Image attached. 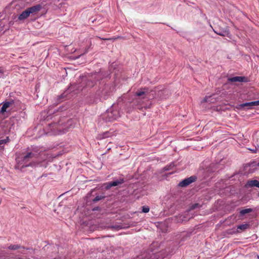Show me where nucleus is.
<instances>
[{
  "label": "nucleus",
  "instance_id": "f257e3e1",
  "mask_svg": "<svg viewBox=\"0 0 259 259\" xmlns=\"http://www.w3.org/2000/svg\"><path fill=\"white\" fill-rule=\"evenodd\" d=\"M48 156L38 150L32 149L26 151L23 157L16 159V168L22 171L23 168L27 167H35L37 166L46 167L48 162H46Z\"/></svg>",
  "mask_w": 259,
  "mask_h": 259
},
{
  "label": "nucleus",
  "instance_id": "f03ea898",
  "mask_svg": "<svg viewBox=\"0 0 259 259\" xmlns=\"http://www.w3.org/2000/svg\"><path fill=\"white\" fill-rule=\"evenodd\" d=\"M96 83V75L92 76H80L77 80V82L71 84L69 88L63 93V95L65 96L70 92H74L75 94L82 91L85 88H91Z\"/></svg>",
  "mask_w": 259,
  "mask_h": 259
},
{
  "label": "nucleus",
  "instance_id": "7ed1b4c3",
  "mask_svg": "<svg viewBox=\"0 0 259 259\" xmlns=\"http://www.w3.org/2000/svg\"><path fill=\"white\" fill-rule=\"evenodd\" d=\"M120 116L117 110L110 109L102 115V118L106 122H111L117 119Z\"/></svg>",
  "mask_w": 259,
  "mask_h": 259
},
{
  "label": "nucleus",
  "instance_id": "20e7f679",
  "mask_svg": "<svg viewBox=\"0 0 259 259\" xmlns=\"http://www.w3.org/2000/svg\"><path fill=\"white\" fill-rule=\"evenodd\" d=\"M86 204L87 206H91L97 202V190L95 189L89 193L86 197Z\"/></svg>",
  "mask_w": 259,
  "mask_h": 259
},
{
  "label": "nucleus",
  "instance_id": "39448f33",
  "mask_svg": "<svg viewBox=\"0 0 259 259\" xmlns=\"http://www.w3.org/2000/svg\"><path fill=\"white\" fill-rule=\"evenodd\" d=\"M148 100V98H146V96H144V97H143L142 98H137V97H136L133 100V103L139 109H142L143 108H148L150 107L147 106L145 104V103H144V100Z\"/></svg>",
  "mask_w": 259,
  "mask_h": 259
},
{
  "label": "nucleus",
  "instance_id": "423d86ee",
  "mask_svg": "<svg viewBox=\"0 0 259 259\" xmlns=\"http://www.w3.org/2000/svg\"><path fill=\"white\" fill-rule=\"evenodd\" d=\"M61 121H59L58 123H52L50 124V128L52 130H55L57 129V131H59V133H64L67 131L66 128H63V127H61V126H65V125H63L62 123H60Z\"/></svg>",
  "mask_w": 259,
  "mask_h": 259
},
{
  "label": "nucleus",
  "instance_id": "0eeeda50",
  "mask_svg": "<svg viewBox=\"0 0 259 259\" xmlns=\"http://www.w3.org/2000/svg\"><path fill=\"white\" fill-rule=\"evenodd\" d=\"M196 180V177L195 176H191L190 177L186 178L180 182L179 184V186L182 187H186L192 183L195 182Z\"/></svg>",
  "mask_w": 259,
  "mask_h": 259
},
{
  "label": "nucleus",
  "instance_id": "6e6552de",
  "mask_svg": "<svg viewBox=\"0 0 259 259\" xmlns=\"http://www.w3.org/2000/svg\"><path fill=\"white\" fill-rule=\"evenodd\" d=\"M124 180L123 179L114 180L110 182L107 183L106 188L107 189H109L111 187L117 186L120 184H122Z\"/></svg>",
  "mask_w": 259,
  "mask_h": 259
},
{
  "label": "nucleus",
  "instance_id": "1a4fd4ad",
  "mask_svg": "<svg viewBox=\"0 0 259 259\" xmlns=\"http://www.w3.org/2000/svg\"><path fill=\"white\" fill-rule=\"evenodd\" d=\"M41 8V6L39 4L27 8V10H28V12H29V15L35 14L37 13L39 11H40Z\"/></svg>",
  "mask_w": 259,
  "mask_h": 259
},
{
  "label": "nucleus",
  "instance_id": "9d476101",
  "mask_svg": "<svg viewBox=\"0 0 259 259\" xmlns=\"http://www.w3.org/2000/svg\"><path fill=\"white\" fill-rule=\"evenodd\" d=\"M231 82H246L247 79L244 76H235L228 79Z\"/></svg>",
  "mask_w": 259,
  "mask_h": 259
},
{
  "label": "nucleus",
  "instance_id": "9b49d317",
  "mask_svg": "<svg viewBox=\"0 0 259 259\" xmlns=\"http://www.w3.org/2000/svg\"><path fill=\"white\" fill-rule=\"evenodd\" d=\"M148 93V88H141L138 91H137L135 95L137 98H141V97L146 95L147 93Z\"/></svg>",
  "mask_w": 259,
  "mask_h": 259
},
{
  "label": "nucleus",
  "instance_id": "f8f14e48",
  "mask_svg": "<svg viewBox=\"0 0 259 259\" xmlns=\"http://www.w3.org/2000/svg\"><path fill=\"white\" fill-rule=\"evenodd\" d=\"M245 187L247 188L253 187L259 188V181L256 180L248 181L245 185Z\"/></svg>",
  "mask_w": 259,
  "mask_h": 259
},
{
  "label": "nucleus",
  "instance_id": "ddd939ff",
  "mask_svg": "<svg viewBox=\"0 0 259 259\" xmlns=\"http://www.w3.org/2000/svg\"><path fill=\"white\" fill-rule=\"evenodd\" d=\"M29 16H30L29 12H28V10L26 9L25 11L22 12L18 16V20L19 21H23L25 19H26V18H27Z\"/></svg>",
  "mask_w": 259,
  "mask_h": 259
},
{
  "label": "nucleus",
  "instance_id": "4468645a",
  "mask_svg": "<svg viewBox=\"0 0 259 259\" xmlns=\"http://www.w3.org/2000/svg\"><path fill=\"white\" fill-rule=\"evenodd\" d=\"M216 100L217 98L215 97V95H212V96H206L201 102H209L213 103L216 102Z\"/></svg>",
  "mask_w": 259,
  "mask_h": 259
},
{
  "label": "nucleus",
  "instance_id": "2eb2a0df",
  "mask_svg": "<svg viewBox=\"0 0 259 259\" xmlns=\"http://www.w3.org/2000/svg\"><path fill=\"white\" fill-rule=\"evenodd\" d=\"M217 34L223 36H229L230 33L228 29L224 30H214Z\"/></svg>",
  "mask_w": 259,
  "mask_h": 259
},
{
  "label": "nucleus",
  "instance_id": "dca6fc26",
  "mask_svg": "<svg viewBox=\"0 0 259 259\" xmlns=\"http://www.w3.org/2000/svg\"><path fill=\"white\" fill-rule=\"evenodd\" d=\"M237 108L238 109H241L242 108L246 109H251L252 108V106L251 104H250V102H247L239 105L238 107H237Z\"/></svg>",
  "mask_w": 259,
  "mask_h": 259
},
{
  "label": "nucleus",
  "instance_id": "f3484780",
  "mask_svg": "<svg viewBox=\"0 0 259 259\" xmlns=\"http://www.w3.org/2000/svg\"><path fill=\"white\" fill-rule=\"evenodd\" d=\"M8 248L11 250H15L21 248L28 249V248H26L25 247L19 244H11L8 247Z\"/></svg>",
  "mask_w": 259,
  "mask_h": 259
},
{
  "label": "nucleus",
  "instance_id": "a211bd4d",
  "mask_svg": "<svg viewBox=\"0 0 259 259\" xmlns=\"http://www.w3.org/2000/svg\"><path fill=\"white\" fill-rule=\"evenodd\" d=\"M11 104L12 103L10 102L5 103L2 107L0 112L3 113L6 112L7 108L9 107Z\"/></svg>",
  "mask_w": 259,
  "mask_h": 259
},
{
  "label": "nucleus",
  "instance_id": "6ab92c4d",
  "mask_svg": "<svg viewBox=\"0 0 259 259\" xmlns=\"http://www.w3.org/2000/svg\"><path fill=\"white\" fill-rule=\"evenodd\" d=\"M249 224L248 223H246L244 224H241L237 226V229L241 230L242 231H244L247 229L249 228Z\"/></svg>",
  "mask_w": 259,
  "mask_h": 259
},
{
  "label": "nucleus",
  "instance_id": "aec40b11",
  "mask_svg": "<svg viewBox=\"0 0 259 259\" xmlns=\"http://www.w3.org/2000/svg\"><path fill=\"white\" fill-rule=\"evenodd\" d=\"M9 141V139L8 137H7L5 139L0 140V151L3 150L4 149V146H2V145L5 144L7 143Z\"/></svg>",
  "mask_w": 259,
  "mask_h": 259
},
{
  "label": "nucleus",
  "instance_id": "412c9836",
  "mask_svg": "<svg viewBox=\"0 0 259 259\" xmlns=\"http://www.w3.org/2000/svg\"><path fill=\"white\" fill-rule=\"evenodd\" d=\"M252 211V209L251 208L244 209H242L241 210H240V214L241 215H244L246 213L250 212Z\"/></svg>",
  "mask_w": 259,
  "mask_h": 259
},
{
  "label": "nucleus",
  "instance_id": "4be33fe9",
  "mask_svg": "<svg viewBox=\"0 0 259 259\" xmlns=\"http://www.w3.org/2000/svg\"><path fill=\"white\" fill-rule=\"evenodd\" d=\"M174 166H175L174 163H171L169 165H166V166H165L163 169H164V171H167V170L172 169V168Z\"/></svg>",
  "mask_w": 259,
  "mask_h": 259
},
{
  "label": "nucleus",
  "instance_id": "5701e85b",
  "mask_svg": "<svg viewBox=\"0 0 259 259\" xmlns=\"http://www.w3.org/2000/svg\"><path fill=\"white\" fill-rule=\"evenodd\" d=\"M174 166H175L174 163H171L169 165H166V166H165L163 169H164V171H167V170L172 169V168Z\"/></svg>",
  "mask_w": 259,
  "mask_h": 259
},
{
  "label": "nucleus",
  "instance_id": "b1692460",
  "mask_svg": "<svg viewBox=\"0 0 259 259\" xmlns=\"http://www.w3.org/2000/svg\"><path fill=\"white\" fill-rule=\"evenodd\" d=\"M111 136V134L110 133H109V132H105L103 136L102 137H100V138H108V137H109ZM99 138V137H98V139Z\"/></svg>",
  "mask_w": 259,
  "mask_h": 259
},
{
  "label": "nucleus",
  "instance_id": "393cba45",
  "mask_svg": "<svg viewBox=\"0 0 259 259\" xmlns=\"http://www.w3.org/2000/svg\"><path fill=\"white\" fill-rule=\"evenodd\" d=\"M149 207L147 206H144L142 207V212L144 213H147L149 211Z\"/></svg>",
  "mask_w": 259,
  "mask_h": 259
},
{
  "label": "nucleus",
  "instance_id": "a878e982",
  "mask_svg": "<svg viewBox=\"0 0 259 259\" xmlns=\"http://www.w3.org/2000/svg\"><path fill=\"white\" fill-rule=\"evenodd\" d=\"M250 104H251L252 106H259V100L255 101L250 102Z\"/></svg>",
  "mask_w": 259,
  "mask_h": 259
},
{
  "label": "nucleus",
  "instance_id": "bb28decb",
  "mask_svg": "<svg viewBox=\"0 0 259 259\" xmlns=\"http://www.w3.org/2000/svg\"><path fill=\"white\" fill-rule=\"evenodd\" d=\"M4 74V70L2 68H0V77L3 75Z\"/></svg>",
  "mask_w": 259,
  "mask_h": 259
},
{
  "label": "nucleus",
  "instance_id": "cd10ccee",
  "mask_svg": "<svg viewBox=\"0 0 259 259\" xmlns=\"http://www.w3.org/2000/svg\"><path fill=\"white\" fill-rule=\"evenodd\" d=\"M252 165V166H255V165H258L259 164H258V163L256 164V162H253L252 163L249 164V166H251Z\"/></svg>",
  "mask_w": 259,
  "mask_h": 259
},
{
  "label": "nucleus",
  "instance_id": "c85d7f7f",
  "mask_svg": "<svg viewBox=\"0 0 259 259\" xmlns=\"http://www.w3.org/2000/svg\"><path fill=\"white\" fill-rule=\"evenodd\" d=\"M198 205V204H194V205L192 206V208H193V209H194V208H196Z\"/></svg>",
  "mask_w": 259,
  "mask_h": 259
},
{
  "label": "nucleus",
  "instance_id": "c756f323",
  "mask_svg": "<svg viewBox=\"0 0 259 259\" xmlns=\"http://www.w3.org/2000/svg\"><path fill=\"white\" fill-rule=\"evenodd\" d=\"M92 210L93 211H95V210H97V206H94L92 208Z\"/></svg>",
  "mask_w": 259,
  "mask_h": 259
},
{
  "label": "nucleus",
  "instance_id": "7c9ffc66",
  "mask_svg": "<svg viewBox=\"0 0 259 259\" xmlns=\"http://www.w3.org/2000/svg\"><path fill=\"white\" fill-rule=\"evenodd\" d=\"M71 122V120H70V121H68V122H67V125H71V123H70V122Z\"/></svg>",
  "mask_w": 259,
  "mask_h": 259
},
{
  "label": "nucleus",
  "instance_id": "2f4dec72",
  "mask_svg": "<svg viewBox=\"0 0 259 259\" xmlns=\"http://www.w3.org/2000/svg\"><path fill=\"white\" fill-rule=\"evenodd\" d=\"M53 132L54 134H56V133L55 131H53Z\"/></svg>",
  "mask_w": 259,
  "mask_h": 259
},
{
  "label": "nucleus",
  "instance_id": "473e14b6",
  "mask_svg": "<svg viewBox=\"0 0 259 259\" xmlns=\"http://www.w3.org/2000/svg\"><path fill=\"white\" fill-rule=\"evenodd\" d=\"M112 39H114V40H115V39H117V38H112Z\"/></svg>",
  "mask_w": 259,
  "mask_h": 259
},
{
  "label": "nucleus",
  "instance_id": "72a5a7b5",
  "mask_svg": "<svg viewBox=\"0 0 259 259\" xmlns=\"http://www.w3.org/2000/svg\"><path fill=\"white\" fill-rule=\"evenodd\" d=\"M258 196H259V193H258Z\"/></svg>",
  "mask_w": 259,
  "mask_h": 259
},
{
  "label": "nucleus",
  "instance_id": "f704fd0d",
  "mask_svg": "<svg viewBox=\"0 0 259 259\" xmlns=\"http://www.w3.org/2000/svg\"><path fill=\"white\" fill-rule=\"evenodd\" d=\"M56 259H58V258H56Z\"/></svg>",
  "mask_w": 259,
  "mask_h": 259
}]
</instances>
